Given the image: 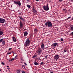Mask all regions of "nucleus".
<instances>
[{
	"instance_id": "1",
	"label": "nucleus",
	"mask_w": 73,
	"mask_h": 73,
	"mask_svg": "<svg viewBox=\"0 0 73 73\" xmlns=\"http://www.w3.org/2000/svg\"><path fill=\"white\" fill-rule=\"evenodd\" d=\"M45 25L47 26L48 27H52V24L50 21H47L45 23Z\"/></svg>"
},
{
	"instance_id": "2",
	"label": "nucleus",
	"mask_w": 73,
	"mask_h": 73,
	"mask_svg": "<svg viewBox=\"0 0 73 73\" xmlns=\"http://www.w3.org/2000/svg\"><path fill=\"white\" fill-rule=\"evenodd\" d=\"M30 43L31 41H30L29 39V38H28L26 41L25 43V44L24 46L26 47L30 45Z\"/></svg>"
},
{
	"instance_id": "3",
	"label": "nucleus",
	"mask_w": 73,
	"mask_h": 73,
	"mask_svg": "<svg viewBox=\"0 0 73 73\" xmlns=\"http://www.w3.org/2000/svg\"><path fill=\"white\" fill-rule=\"evenodd\" d=\"M43 8L44 11H48V10H49V6H48V4H47L46 6L44 5L43 6Z\"/></svg>"
},
{
	"instance_id": "4",
	"label": "nucleus",
	"mask_w": 73,
	"mask_h": 73,
	"mask_svg": "<svg viewBox=\"0 0 73 73\" xmlns=\"http://www.w3.org/2000/svg\"><path fill=\"white\" fill-rule=\"evenodd\" d=\"M14 4H15V5H18L19 6H21V3L20 1H16L15 0L14 1Z\"/></svg>"
},
{
	"instance_id": "5",
	"label": "nucleus",
	"mask_w": 73,
	"mask_h": 73,
	"mask_svg": "<svg viewBox=\"0 0 73 73\" xmlns=\"http://www.w3.org/2000/svg\"><path fill=\"white\" fill-rule=\"evenodd\" d=\"M5 20L3 18H0V23L1 24H4V23H5Z\"/></svg>"
},
{
	"instance_id": "6",
	"label": "nucleus",
	"mask_w": 73,
	"mask_h": 73,
	"mask_svg": "<svg viewBox=\"0 0 73 73\" xmlns=\"http://www.w3.org/2000/svg\"><path fill=\"white\" fill-rule=\"evenodd\" d=\"M60 56V55H58V54H56V55H55L54 56V58L55 60L57 61L58 58H59V57Z\"/></svg>"
},
{
	"instance_id": "7",
	"label": "nucleus",
	"mask_w": 73,
	"mask_h": 73,
	"mask_svg": "<svg viewBox=\"0 0 73 73\" xmlns=\"http://www.w3.org/2000/svg\"><path fill=\"white\" fill-rule=\"evenodd\" d=\"M38 52L37 54L38 55H40L41 54V52H42V51H41V48H39V49H38Z\"/></svg>"
},
{
	"instance_id": "8",
	"label": "nucleus",
	"mask_w": 73,
	"mask_h": 73,
	"mask_svg": "<svg viewBox=\"0 0 73 73\" xmlns=\"http://www.w3.org/2000/svg\"><path fill=\"white\" fill-rule=\"evenodd\" d=\"M58 43H55L52 44V46L55 47L56 46H58Z\"/></svg>"
},
{
	"instance_id": "9",
	"label": "nucleus",
	"mask_w": 73,
	"mask_h": 73,
	"mask_svg": "<svg viewBox=\"0 0 73 73\" xmlns=\"http://www.w3.org/2000/svg\"><path fill=\"white\" fill-rule=\"evenodd\" d=\"M19 25L20 28H23V24L21 21H20L19 22Z\"/></svg>"
},
{
	"instance_id": "10",
	"label": "nucleus",
	"mask_w": 73,
	"mask_h": 73,
	"mask_svg": "<svg viewBox=\"0 0 73 73\" xmlns=\"http://www.w3.org/2000/svg\"><path fill=\"white\" fill-rule=\"evenodd\" d=\"M33 13H35V14H37V11L35 10V9L33 8Z\"/></svg>"
},
{
	"instance_id": "11",
	"label": "nucleus",
	"mask_w": 73,
	"mask_h": 73,
	"mask_svg": "<svg viewBox=\"0 0 73 73\" xmlns=\"http://www.w3.org/2000/svg\"><path fill=\"white\" fill-rule=\"evenodd\" d=\"M28 34V32L27 31H25L24 33V36H25V37L27 36Z\"/></svg>"
},
{
	"instance_id": "12",
	"label": "nucleus",
	"mask_w": 73,
	"mask_h": 73,
	"mask_svg": "<svg viewBox=\"0 0 73 73\" xmlns=\"http://www.w3.org/2000/svg\"><path fill=\"white\" fill-rule=\"evenodd\" d=\"M45 46V45L43 43H42L41 45V48L42 49H44V46Z\"/></svg>"
},
{
	"instance_id": "13",
	"label": "nucleus",
	"mask_w": 73,
	"mask_h": 73,
	"mask_svg": "<svg viewBox=\"0 0 73 73\" xmlns=\"http://www.w3.org/2000/svg\"><path fill=\"white\" fill-rule=\"evenodd\" d=\"M2 35H3V31H1V29H0V36Z\"/></svg>"
},
{
	"instance_id": "14",
	"label": "nucleus",
	"mask_w": 73,
	"mask_h": 73,
	"mask_svg": "<svg viewBox=\"0 0 73 73\" xmlns=\"http://www.w3.org/2000/svg\"><path fill=\"white\" fill-rule=\"evenodd\" d=\"M12 38L13 41L14 42H16V39L15 37H13Z\"/></svg>"
},
{
	"instance_id": "15",
	"label": "nucleus",
	"mask_w": 73,
	"mask_h": 73,
	"mask_svg": "<svg viewBox=\"0 0 73 73\" xmlns=\"http://www.w3.org/2000/svg\"><path fill=\"white\" fill-rule=\"evenodd\" d=\"M34 64L35 65H38L39 64L37 62H36V60H35Z\"/></svg>"
},
{
	"instance_id": "16",
	"label": "nucleus",
	"mask_w": 73,
	"mask_h": 73,
	"mask_svg": "<svg viewBox=\"0 0 73 73\" xmlns=\"http://www.w3.org/2000/svg\"><path fill=\"white\" fill-rule=\"evenodd\" d=\"M37 55H34L33 56V58H34V59H35V58H36V57H37Z\"/></svg>"
},
{
	"instance_id": "17",
	"label": "nucleus",
	"mask_w": 73,
	"mask_h": 73,
	"mask_svg": "<svg viewBox=\"0 0 73 73\" xmlns=\"http://www.w3.org/2000/svg\"><path fill=\"white\" fill-rule=\"evenodd\" d=\"M21 20H22V21H25V19H23L22 17L21 18Z\"/></svg>"
},
{
	"instance_id": "18",
	"label": "nucleus",
	"mask_w": 73,
	"mask_h": 73,
	"mask_svg": "<svg viewBox=\"0 0 73 73\" xmlns=\"http://www.w3.org/2000/svg\"><path fill=\"white\" fill-rule=\"evenodd\" d=\"M5 40H4L3 41V42H2V45H5Z\"/></svg>"
},
{
	"instance_id": "19",
	"label": "nucleus",
	"mask_w": 73,
	"mask_h": 73,
	"mask_svg": "<svg viewBox=\"0 0 73 73\" xmlns=\"http://www.w3.org/2000/svg\"><path fill=\"white\" fill-rule=\"evenodd\" d=\"M37 31H38V30H37V29H35L34 30V32H35V33H36V32H37Z\"/></svg>"
},
{
	"instance_id": "20",
	"label": "nucleus",
	"mask_w": 73,
	"mask_h": 73,
	"mask_svg": "<svg viewBox=\"0 0 73 73\" xmlns=\"http://www.w3.org/2000/svg\"><path fill=\"white\" fill-rule=\"evenodd\" d=\"M27 7L28 8H31V5H29V4L27 5Z\"/></svg>"
},
{
	"instance_id": "21",
	"label": "nucleus",
	"mask_w": 73,
	"mask_h": 73,
	"mask_svg": "<svg viewBox=\"0 0 73 73\" xmlns=\"http://www.w3.org/2000/svg\"><path fill=\"white\" fill-rule=\"evenodd\" d=\"M17 72V73H20V70H18Z\"/></svg>"
},
{
	"instance_id": "22",
	"label": "nucleus",
	"mask_w": 73,
	"mask_h": 73,
	"mask_svg": "<svg viewBox=\"0 0 73 73\" xmlns=\"http://www.w3.org/2000/svg\"><path fill=\"white\" fill-rule=\"evenodd\" d=\"M44 63V62H42L41 63H40V65H43Z\"/></svg>"
},
{
	"instance_id": "23",
	"label": "nucleus",
	"mask_w": 73,
	"mask_h": 73,
	"mask_svg": "<svg viewBox=\"0 0 73 73\" xmlns=\"http://www.w3.org/2000/svg\"><path fill=\"white\" fill-rule=\"evenodd\" d=\"M70 29L71 31H73V26L71 27Z\"/></svg>"
},
{
	"instance_id": "24",
	"label": "nucleus",
	"mask_w": 73,
	"mask_h": 73,
	"mask_svg": "<svg viewBox=\"0 0 73 73\" xmlns=\"http://www.w3.org/2000/svg\"><path fill=\"white\" fill-rule=\"evenodd\" d=\"M3 38H2L0 39V42H3Z\"/></svg>"
},
{
	"instance_id": "25",
	"label": "nucleus",
	"mask_w": 73,
	"mask_h": 73,
	"mask_svg": "<svg viewBox=\"0 0 73 73\" xmlns=\"http://www.w3.org/2000/svg\"><path fill=\"white\" fill-rule=\"evenodd\" d=\"M70 18H71V17H69L67 19H66V20H68V19H70Z\"/></svg>"
},
{
	"instance_id": "26",
	"label": "nucleus",
	"mask_w": 73,
	"mask_h": 73,
	"mask_svg": "<svg viewBox=\"0 0 73 73\" xmlns=\"http://www.w3.org/2000/svg\"><path fill=\"white\" fill-rule=\"evenodd\" d=\"M11 52H9L8 53H7V54H11Z\"/></svg>"
},
{
	"instance_id": "27",
	"label": "nucleus",
	"mask_w": 73,
	"mask_h": 73,
	"mask_svg": "<svg viewBox=\"0 0 73 73\" xmlns=\"http://www.w3.org/2000/svg\"><path fill=\"white\" fill-rule=\"evenodd\" d=\"M29 38H30V39H32V36H30Z\"/></svg>"
},
{
	"instance_id": "28",
	"label": "nucleus",
	"mask_w": 73,
	"mask_h": 73,
	"mask_svg": "<svg viewBox=\"0 0 73 73\" xmlns=\"http://www.w3.org/2000/svg\"><path fill=\"white\" fill-rule=\"evenodd\" d=\"M63 0H59V1H60V2L62 3V1H63Z\"/></svg>"
},
{
	"instance_id": "29",
	"label": "nucleus",
	"mask_w": 73,
	"mask_h": 73,
	"mask_svg": "<svg viewBox=\"0 0 73 73\" xmlns=\"http://www.w3.org/2000/svg\"><path fill=\"white\" fill-rule=\"evenodd\" d=\"M19 19H21V18L22 17H21L20 16H19Z\"/></svg>"
},
{
	"instance_id": "30",
	"label": "nucleus",
	"mask_w": 73,
	"mask_h": 73,
	"mask_svg": "<svg viewBox=\"0 0 73 73\" xmlns=\"http://www.w3.org/2000/svg\"><path fill=\"white\" fill-rule=\"evenodd\" d=\"M71 35L72 36H73V32L71 33Z\"/></svg>"
},
{
	"instance_id": "31",
	"label": "nucleus",
	"mask_w": 73,
	"mask_h": 73,
	"mask_svg": "<svg viewBox=\"0 0 73 73\" xmlns=\"http://www.w3.org/2000/svg\"><path fill=\"white\" fill-rule=\"evenodd\" d=\"M60 40H61V41H63V39L62 38H61Z\"/></svg>"
},
{
	"instance_id": "32",
	"label": "nucleus",
	"mask_w": 73,
	"mask_h": 73,
	"mask_svg": "<svg viewBox=\"0 0 73 73\" xmlns=\"http://www.w3.org/2000/svg\"><path fill=\"white\" fill-rule=\"evenodd\" d=\"M12 49V48H10L9 49V50H11V49Z\"/></svg>"
},
{
	"instance_id": "33",
	"label": "nucleus",
	"mask_w": 73,
	"mask_h": 73,
	"mask_svg": "<svg viewBox=\"0 0 73 73\" xmlns=\"http://www.w3.org/2000/svg\"><path fill=\"white\" fill-rule=\"evenodd\" d=\"M64 52H66V50L65 49H64Z\"/></svg>"
},
{
	"instance_id": "34",
	"label": "nucleus",
	"mask_w": 73,
	"mask_h": 73,
	"mask_svg": "<svg viewBox=\"0 0 73 73\" xmlns=\"http://www.w3.org/2000/svg\"><path fill=\"white\" fill-rule=\"evenodd\" d=\"M17 56L16 55L15 56V58H17Z\"/></svg>"
},
{
	"instance_id": "35",
	"label": "nucleus",
	"mask_w": 73,
	"mask_h": 73,
	"mask_svg": "<svg viewBox=\"0 0 73 73\" xmlns=\"http://www.w3.org/2000/svg\"><path fill=\"white\" fill-rule=\"evenodd\" d=\"M1 64H2V65H4V63L3 62H2V63H1Z\"/></svg>"
},
{
	"instance_id": "36",
	"label": "nucleus",
	"mask_w": 73,
	"mask_h": 73,
	"mask_svg": "<svg viewBox=\"0 0 73 73\" xmlns=\"http://www.w3.org/2000/svg\"><path fill=\"white\" fill-rule=\"evenodd\" d=\"M15 59L14 58H13L12 59H11V60L12 61H13V60H15Z\"/></svg>"
},
{
	"instance_id": "37",
	"label": "nucleus",
	"mask_w": 73,
	"mask_h": 73,
	"mask_svg": "<svg viewBox=\"0 0 73 73\" xmlns=\"http://www.w3.org/2000/svg\"><path fill=\"white\" fill-rule=\"evenodd\" d=\"M22 73H25V72L24 71H22Z\"/></svg>"
},
{
	"instance_id": "38",
	"label": "nucleus",
	"mask_w": 73,
	"mask_h": 73,
	"mask_svg": "<svg viewBox=\"0 0 73 73\" xmlns=\"http://www.w3.org/2000/svg\"><path fill=\"white\" fill-rule=\"evenodd\" d=\"M22 66H23V67H24H24H25V65H22Z\"/></svg>"
},
{
	"instance_id": "39",
	"label": "nucleus",
	"mask_w": 73,
	"mask_h": 73,
	"mask_svg": "<svg viewBox=\"0 0 73 73\" xmlns=\"http://www.w3.org/2000/svg\"><path fill=\"white\" fill-rule=\"evenodd\" d=\"M45 58H47V56H45Z\"/></svg>"
},
{
	"instance_id": "40",
	"label": "nucleus",
	"mask_w": 73,
	"mask_h": 73,
	"mask_svg": "<svg viewBox=\"0 0 73 73\" xmlns=\"http://www.w3.org/2000/svg\"><path fill=\"white\" fill-rule=\"evenodd\" d=\"M25 65H27V64H26V63H25Z\"/></svg>"
},
{
	"instance_id": "41",
	"label": "nucleus",
	"mask_w": 73,
	"mask_h": 73,
	"mask_svg": "<svg viewBox=\"0 0 73 73\" xmlns=\"http://www.w3.org/2000/svg\"><path fill=\"white\" fill-rule=\"evenodd\" d=\"M50 73H53V72L51 71V72H50Z\"/></svg>"
},
{
	"instance_id": "42",
	"label": "nucleus",
	"mask_w": 73,
	"mask_h": 73,
	"mask_svg": "<svg viewBox=\"0 0 73 73\" xmlns=\"http://www.w3.org/2000/svg\"><path fill=\"white\" fill-rule=\"evenodd\" d=\"M7 60H8L9 62H10V60L7 59Z\"/></svg>"
},
{
	"instance_id": "43",
	"label": "nucleus",
	"mask_w": 73,
	"mask_h": 73,
	"mask_svg": "<svg viewBox=\"0 0 73 73\" xmlns=\"http://www.w3.org/2000/svg\"><path fill=\"white\" fill-rule=\"evenodd\" d=\"M12 59H11V60H10V62H11V61H12Z\"/></svg>"
},
{
	"instance_id": "44",
	"label": "nucleus",
	"mask_w": 73,
	"mask_h": 73,
	"mask_svg": "<svg viewBox=\"0 0 73 73\" xmlns=\"http://www.w3.org/2000/svg\"><path fill=\"white\" fill-rule=\"evenodd\" d=\"M36 1H39V0H35Z\"/></svg>"
},
{
	"instance_id": "45",
	"label": "nucleus",
	"mask_w": 73,
	"mask_h": 73,
	"mask_svg": "<svg viewBox=\"0 0 73 73\" xmlns=\"http://www.w3.org/2000/svg\"><path fill=\"white\" fill-rule=\"evenodd\" d=\"M5 72H7V70H5Z\"/></svg>"
},
{
	"instance_id": "46",
	"label": "nucleus",
	"mask_w": 73,
	"mask_h": 73,
	"mask_svg": "<svg viewBox=\"0 0 73 73\" xmlns=\"http://www.w3.org/2000/svg\"><path fill=\"white\" fill-rule=\"evenodd\" d=\"M27 1H29V0H26Z\"/></svg>"
},
{
	"instance_id": "47",
	"label": "nucleus",
	"mask_w": 73,
	"mask_h": 73,
	"mask_svg": "<svg viewBox=\"0 0 73 73\" xmlns=\"http://www.w3.org/2000/svg\"><path fill=\"white\" fill-rule=\"evenodd\" d=\"M7 67L8 68H9V66H7Z\"/></svg>"
},
{
	"instance_id": "48",
	"label": "nucleus",
	"mask_w": 73,
	"mask_h": 73,
	"mask_svg": "<svg viewBox=\"0 0 73 73\" xmlns=\"http://www.w3.org/2000/svg\"><path fill=\"white\" fill-rule=\"evenodd\" d=\"M19 15H21V13H20L19 14Z\"/></svg>"
},
{
	"instance_id": "49",
	"label": "nucleus",
	"mask_w": 73,
	"mask_h": 73,
	"mask_svg": "<svg viewBox=\"0 0 73 73\" xmlns=\"http://www.w3.org/2000/svg\"><path fill=\"white\" fill-rule=\"evenodd\" d=\"M59 55H60H60H62V54H60Z\"/></svg>"
},
{
	"instance_id": "50",
	"label": "nucleus",
	"mask_w": 73,
	"mask_h": 73,
	"mask_svg": "<svg viewBox=\"0 0 73 73\" xmlns=\"http://www.w3.org/2000/svg\"><path fill=\"white\" fill-rule=\"evenodd\" d=\"M7 69H8V70H9V69H10L8 68H7Z\"/></svg>"
},
{
	"instance_id": "51",
	"label": "nucleus",
	"mask_w": 73,
	"mask_h": 73,
	"mask_svg": "<svg viewBox=\"0 0 73 73\" xmlns=\"http://www.w3.org/2000/svg\"><path fill=\"white\" fill-rule=\"evenodd\" d=\"M0 72H1V69H0Z\"/></svg>"
},
{
	"instance_id": "52",
	"label": "nucleus",
	"mask_w": 73,
	"mask_h": 73,
	"mask_svg": "<svg viewBox=\"0 0 73 73\" xmlns=\"http://www.w3.org/2000/svg\"><path fill=\"white\" fill-rule=\"evenodd\" d=\"M40 56H42V55H41Z\"/></svg>"
}]
</instances>
